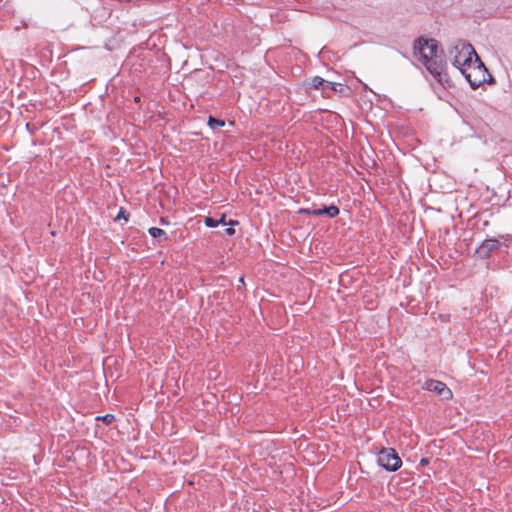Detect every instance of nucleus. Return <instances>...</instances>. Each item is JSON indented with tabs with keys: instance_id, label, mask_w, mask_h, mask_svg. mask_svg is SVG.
Returning <instances> with one entry per match:
<instances>
[{
	"instance_id": "7",
	"label": "nucleus",
	"mask_w": 512,
	"mask_h": 512,
	"mask_svg": "<svg viewBox=\"0 0 512 512\" xmlns=\"http://www.w3.org/2000/svg\"><path fill=\"white\" fill-rule=\"evenodd\" d=\"M305 213L313 215H328L329 217H335L339 214L338 207L331 205L324 209L304 210Z\"/></svg>"
},
{
	"instance_id": "14",
	"label": "nucleus",
	"mask_w": 512,
	"mask_h": 512,
	"mask_svg": "<svg viewBox=\"0 0 512 512\" xmlns=\"http://www.w3.org/2000/svg\"><path fill=\"white\" fill-rule=\"evenodd\" d=\"M217 221H218V225H219V224H223V225H226V224H227V223H226V221H225V215H222V216L220 217V219H217ZM236 223H237L236 221H232V220H230L228 224H229V225H234V224H236Z\"/></svg>"
},
{
	"instance_id": "11",
	"label": "nucleus",
	"mask_w": 512,
	"mask_h": 512,
	"mask_svg": "<svg viewBox=\"0 0 512 512\" xmlns=\"http://www.w3.org/2000/svg\"><path fill=\"white\" fill-rule=\"evenodd\" d=\"M205 224L208 227H217L218 226V221H217V219H214L212 217H206L205 218Z\"/></svg>"
},
{
	"instance_id": "8",
	"label": "nucleus",
	"mask_w": 512,
	"mask_h": 512,
	"mask_svg": "<svg viewBox=\"0 0 512 512\" xmlns=\"http://www.w3.org/2000/svg\"><path fill=\"white\" fill-rule=\"evenodd\" d=\"M311 85L315 89L324 88L326 86L327 87H331L332 89H334L333 83L327 82V81H325L323 78H321L319 76H316V77H314L312 79Z\"/></svg>"
},
{
	"instance_id": "5",
	"label": "nucleus",
	"mask_w": 512,
	"mask_h": 512,
	"mask_svg": "<svg viewBox=\"0 0 512 512\" xmlns=\"http://www.w3.org/2000/svg\"><path fill=\"white\" fill-rule=\"evenodd\" d=\"M423 388L428 391L435 392L436 394L440 395L443 399L447 400L452 398V391L446 386L445 383L441 381L429 379L424 383Z\"/></svg>"
},
{
	"instance_id": "10",
	"label": "nucleus",
	"mask_w": 512,
	"mask_h": 512,
	"mask_svg": "<svg viewBox=\"0 0 512 512\" xmlns=\"http://www.w3.org/2000/svg\"><path fill=\"white\" fill-rule=\"evenodd\" d=\"M208 125L211 128L223 127L225 125V122L221 119H216V118H213L212 116H210L208 119Z\"/></svg>"
},
{
	"instance_id": "1",
	"label": "nucleus",
	"mask_w": 512,
	"mask_h": 512,
	"mask_svg": "<svg viewBox=\"0 0 512 512\" xmlns=\"http://www.w3.org/2000/svg\"><path fill=\"white\" fill-rule=\"evenodd\" d=\"M414 55L434 78L439 82L442 81V74L446 67V62L442 54L438 53L436 40L419 38L414 46Z\"/></svg>"
},
{
	"instance_id": "4",
	"label": "nucleus",
	"mask_w": 512,
	"mask_h": 512,
	"mask_svg": "<svg viewBox=\"0 0 512 512\" xmlns=\"http://www.w3.org/2000/svg\"><path fill=\"white\" fill-rule=\"evenodd\" d=\"M378 463L388 471H396L400 468L402 461L394 449L388 448L380 451Z\"/></svg>"
},
{
	"instance_id": "9",
	"label": "nucleus",
	"mask_w": 512,
	"mask_h": 512,
	"mask_svg": "<svg viewBox=\"0 0 512 512\" xmlns=\"http://www.w3.org/2000/svg\"><path fill=\"white\" fill-rule=\"evenodd\" d=\"M149 234L153 237V238H159V239H167L166 237V232L160 228H156V227H152L149 229Z\"/></svg>"
},
{
	"instance_id": "16",
	"label": "nucleus",
	"mask_w": 512,
	"mask_h": 512,
	"mask_svg": "<svg viewBox=\"0 0 512 512\" xmlns=\"http://www.w3.org/2000/svg\"><path fill=\"white\" fill-rule=\"evenodd\" d=\"M420 464H421V465H427V464H428V459H426V458H422V459L420 460Z\"/></svg>"
},
{
	"instance_id": "2",
	"label": "nucleus",
	"mask_w": 512,
	"mask_h": 512,
	"mask_svg": "<svg viewBox=\"0 0 512 512\" xmlns=\"http://www.w3.org/2000/svg\"><path fill=\"white\" fill-rule=\"evenodd\" d=\"M448 53L453 66L459 69L461 73L466 71L467 67L470 68L474 58L478 56L473 46L461 39L452 42Z\"/></svg>"
},
{
	"instance_id": "13",
	"label": "nucleus",
	"mask_w": 512,
	"mask_h": 512,
	"mask_svg": "<svg viewBox=\"0 0 512 512\" xmlns=\"http://www.w3.org/2000/svg\"><path fill=\"white\" fill-rule=\"evenodd\" d=\"M120 219H124V220H128V215L126 214V211L121 208L120 211L118 212V214L116 215L115 217V220H120Z\"/></svg>"
},
{
	"instance_id": "6",
	"label": "nucleus",
	"mask_w": 512,
	"mask_h": 512,
	"mask_svg": "<svg viewBox=\"0 0 512 512\" xmlns=\"http://www.w3.org/2000/svg\"><path fill=\"white\" fill-rule=\"evenodd\" d=\"M500 246V242L496 239H486L477 249V253L482 257L486 258L494 250H497Z\"/></svg>"
},
{
	"instance_id": "3",
	"label": "nucleus",
	"mask_w": 512,
	"mask_h": 512,
	"mask_svg": "<svg viewBox=\"0 0 512 512\" xmlns=\"http://www.w3.org/2000/svg\"><path fill=\"white\" fill-rule=\"evenodd\" d=\"M487 69L478 56L474 58L470 68L467 67L466 71L462 72V75L469 82L472 88L479 87L486 81Z\"/></svg>"
},
{
	"instance_id": "15",
	"label": "nucleus",
	"mask_w": 512,
	"mask_h": 512,
	"mask_svg": "<svg viewBox=\"0 0 512 512\" xmlns=\"http://www.w3.org/2000/svg\"><path fill=\"white\" fill-rule=\"evenodd\" d=\"M224 231H225V234L229 235V236H231V235H233L235 233V229L232 228V227L225 228Z\"/></svg>"
},
{
	"instance_id": "12",
	"label": "nucleus",
	"mask_w": 512,
	"mask_h": 512,
	"mask_svg": "<svg viewBox=\"0 0 512 512\" xmlns=\"http://www.w3.org/2000/svg\"><path fill=\"white\" fill-rule=\"evenodd\" d=\"M96 419L98 420H102L103 422H105L106 424H110L113 420H114V415L112 414H106L104 416H101V417H97Z\"/></svg>"
}]
</instances>
